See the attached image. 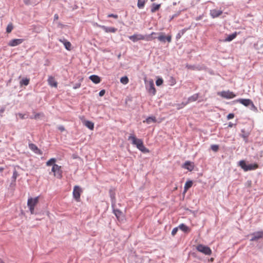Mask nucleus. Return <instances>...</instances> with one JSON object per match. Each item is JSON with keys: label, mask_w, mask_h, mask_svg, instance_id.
<instances>
[{"label": "nucleus", "mask_w": 263, "mask_h": 263, "mask_svg": "<svg viewBox=\"0 0 263 263\" xmlns=\"http://www.w3.org/2000/svg\"><path fill=\"white\" fill-rule=\"evenodd\" d=\"M187 29L184 28L179 31V32L177 34L176 38L177 40L179 39L186 31Z\"/></svg>", "instance_id": "nucleus-25"}, {"label": "nucleus", "mask_w": 263, "mask_h": 263, "mask_svg": "<svg viewBox=\"0 0 263 263\" xmlns=\"http://www.w3.org/2000/svg\"><path fill=\"white\" fill-rule=\"evenodd\" d=\"M160 7V4H153L152 8H151V12L152 13H154L156 12L157 10H158Z\"/></svg>", "instance_id": "nucleus-26"}, {"label": "nucleus", "mask_w": 263, "mask_h": 263, "mask_svg": "<svg viewBox=\"0 0 263 263\" xmlns=\"http://www.w3.org/2000/svg\"><path fill=\"white\" fill-rule=\"evenodd\" d=\"M241 132L242 133L241 134H240V136L243 138L244 140L246 141V142H247V140H248V137H249V133H247V132H245V130L244 129H242L241 130Z\"/></svg>", "instance_id": "nucleus-22"}, {"label": "nucleus", "mask_w": 263, "mask_h": 263, "mask_svg": "<svg viewBox=\"0 0 263 263\" xmlns=\"http://www.w3.org/2000/svg\"><path fill=\"white\" fill-rule=\"evenodd\" d=\"M128 78L126 76L122 77L120 79V82L123 84H126L128 83Z\"/></svg>", "instance_id": "nucleus-36"}, {"label": "nucleus", "mask_w": 263, "mask_h": 263, "mask_svg": "<svg viewBox=\"0 0 263 263\" xmlns=\"http://www.w3.org/2000/svg\"><path fill=\"white\" fill-rule=\"evenodd\" d=\"M90 80L95 84H98L100 82V78L97 75H91L89 77Z\"/></svg>", "instance_id": "nucleus-18"}, {"label": "nucleus", "mask_w": 263, "mask_h": 263, "mask_svg": "<svg viewBox=\"0 0 263 263\" xmlns=\"http://www.w3.org/2000/svg\"><path fill=\"white\" fill-rule=\"evenodd\" d=\"M239 165L245 172L256 170L258 167L256 163L247 164L244 160L240 161Z\"/></svg>", "instance_id": "nucleus-3"}, {"label": "nucleus", "mask_w": 263, "mask_h": 263, "mask_svg": "<svg viewBox=\"0 0 263 263\" xmlns=\"http://www.w3.org/2000/svg\"><path fill=\"white\" fill-rule=\"evenodd\" d=\"M156 121V119L155 117H149L146 119V122L148 124H150L152 122H155Z\"/></svg>", "instance_id": "nucleus-33"}, {"label": "nucleus", "mask_w": 263, "mask_h": 263, "mask_svg": "<svg viewBox=\"0 0 263 263\" xmlns=\"http://www.w3.org/2000/svg\"><path fill=\"white\" fill-rule=\"evenodd\" d=\"M99 27L103 29L106 32H115L117 29L112 27H106L103 25H99Z\"/></svg>", "instance_id": "nucleus-16"}, {"label": "nucleus", "mask_w": 263, "mask_h": 263, "mask_svg": "<svg viewBox=\"0 0 263 263\" xmlns=\"http://www.w3.org/2000/svg\"><path fill=\"white\" fill-rule=\"evenodd\" d=\"M252 237L250 239V240L256 241L259 239L263 238V231L255 232L252 234Z\"/></svg>", "instance_id": "nucleus-12"}, {"label": "nucleus", "mask_w": 263, "mask_h": 263, "mask_svg": "<svg viewBox=\"0 0 263 263\" xmlns=\"http://www.w3.org/2000/svg\"><path fill=\"white\" fill-rule=\"evenodd\" d=\"M112 209L114 214L116 215L117 218L119 219L122 214V212L119 210L115 209V208H112Z\"/></svg>", "instance_id": "nucleus-32"}, {"label": "nucleus", "mask_w": 263, "mask_h": 263, "mask_svg": "<svg viewBox=\"0 0 263 263\" xmlns=\"http://www.w3.org/2000/svg\"><path fill=\"white\" fill-rule=\"evenodd\" d=\"M29 147L30 149H31L34 153L36 154L42 155V151L38 148L36 145L33 143L29 144Z\"/></svg>", "instance_id": "nucleus-14"}, {"label": "nucleus", "mask_w": 263, "mask_h": 263, "mask_svg": "<svg viewBox=\"0 0 263 263\" xmlns=\"http://www.w3.org/2000/svg\"><path fill=\"white\" fill-rule=\"evenodd\" d=\"M196 249L199 252H201L206 255H210L212 253V250L209 247L204 246L203 245H198Z\"/></svg>", "instance_id": "nucleus-7"}, {"label": "nucleus", "mask_w": 263, "mask_h": 263, "mask_svg": "<svg viewBox=\"0 0 263 263\" xmlns=\"http://www.w3.org/2000/svg\"><path fill=\"white\" fill-rule=\"evenodd\" d=\"M51 171L53 173L54 176L57 178L61 179L62 177L61 166L57 164H54L52 166Z\"/></svg>", "instance_id": "nucleus-6"}, {"label": "nucleus", "mask_w": 263, "mask_h": 263, "mask_svg": "<svg viewBox=\"0 0 263 263\" xmlns=\"http://www.w3.org/2000/svg\"><path fill=\"white\" fill-rule=\"evenodd\" d=\"M5 111V108H3L0 109V114H3Z\"/></svg>", "instance_id": "nucleus-51"}, {"label": "nucleus", "mask_w": 263, "mask_h": 263, "mask_svg": "<svg viewBox=\"0 0 263 263\" xmlns=\"http://www.w3.org/2000/svg\"><path fill=\"white\" fill-rule=\"evenodd\" d=\"M79 86H80V85H76V86H74V88L76 89V88H78Z\"/></svg>", "instance_id": "nucleus-54"}, {"label": "nucleus", "mask_w": 263, "mask_h": 263, "mask_svg": "<svg viewBox=\"0 0 263 263\" xmlns=\"http://www.w3.org/2000/svg\"><path fill=\"white\" fill-rule=\"evenodd\" d=\"M30 80L28 78L23 79L20 82V84L21 86H27L29 83Z\"/></svg>", "instance_id": "nucleus-27"}, {"label": "nucleus", "mask_w": 263, "mask_h": 263, "mask_svg": "<svg viewBox=\"0 0 263 263\" xmlns=\"http://www.w3.org/2000/svg\"><path fill=\"white\" fill-rule=\"evenodd\" d=\"M186 67L189 69L192 70H200L198 66H196V65H192L187 64L186 65Z\"/></svg>", "instance_id": "nucleus-35"}, {"label": "nucleus", "mask_w": 263, "mask_h": 263, "mask_svg": "<svg viewBox=\"0 0 263 263\" xmlns=\"http://www.w3.org/2000/svg\"><path fill=\"white\" fill-rule=\"evenodd\" d=\"M18 116H19L21 119H25V115H24V114H21V113H19V114H18Z\"/></svg>", "instance_id": "nucleus-47"}, {"label": "nucleus", "mask_w": 263, "mask_h": 263, "mask_svg": "<svg viewBox=\"0 0 263 263\" xmlns=\"http://www.w3.org/2000/svg\"><path fill=\"white\" fill-rule=\"evenodd\" d=\"M156 33L153 32L151 34L147 35H143L141 34H134L133 35L129 36L128 38L129 40L132 41L133 42H136L139 40H146L147 41H151L153 39H155V37H153L152 36L153 34H156Z\"/></svg>", "instance_id": "nucleus-2"}, {"label": "nucleus", "mask_w": 263, "mask_h": 263, "mask_svg": "<svg viewBox=\"0 0 263 263\" xmlns=\"http://www.w3.org/2000/svg\"><path fill=\"white\" fill-rule=\"evenodd\" d=\"M23 41H24V40L22 39H13V40L10 41V42L8 43V45L10 46L14 47V46H17L18 45H20L21 44H22L23 43Z\"/></svg>", "instance_id": "nucleus-13"}, {"label": "nucleus", "mask_w": 263, "mask_h": 263, "mask_svg": "<svg viewBox=\"0 0 263 263\" xmlns=\"http://www.w3.org/2000/svg\"><path fill=\"white\" fill-rule=\"evenodd\" d=\"M146 0H138L137 6L139 9H142L145 5Z\"/></svg>", "instance_id": "nucleus-30"}, {"label": "nucleus", "mask_w": 263, "mask_h": 263, "mask_svg": "<svg viewBox=\"0 0 263 263\" xmlns=\"http://www.w3.org/2000/svg\"><path fill=\"white\" fill-rule=\"evenodd\" d=\"M56 161V159L55 158H51L50 160H49L47 162H46V165L47 166H50V165H53L54 164H55L54 163Z\"/></svg>", "instance_id": "nucleus-37"}, {"label": "nucleus", "mask_w": 263, "mask_h": 263, "mask_svg": "<svg viewBox=\"0 0 263 263\" xmlns=\"http://www.w3.org/2000/svg\"><path fill=\"white\" fill-rule=\"evenodd\" d=\"M184 168L187 169V170L191 171L194 168V165L190 161H186L183 166Z\"/></svg>", "instance_id": "nucleus-19"}, {"label": "nucleus", "mask_w": 263, "mask_h": 263, "mask_svg": "<svg viewBox=\"0 0 263 263\" xmlns=\"http://www.w3.org/2000/svg\"><path fill=\"white\" fill-rule=\"evenodd\" d=\"M237 33L236 32H234L232 34H229L228 36L224 39V41L226 42H230L234 39L236 36Z\"/></svg>", "instance_id": "nucleus-20"}, {"label": "nucleus", "mask_w": 263, "mask_h": 263, "mask_svg": "<svg viewBox=\"0 0 263 263\" xmlns=\"http://www.w3.org/2000/svg\"><path fill=\"white\" fill-rule=\"evenodd\" d=\"M234 125V124L233 123H231V122H230V123H229L228 126H229V127H233V125Z\"/></svg>", "instance_id": "nucleus-50"}, {"label": "nucleus", "mask_w": 263, "mask_h": 263, "mask_svg": "<svg viewBox=\"0 0 263 263\" xmlns=\"http://www.w3.org/2000/svg\"><path fill=\"white\" fill-rule=\"evenodd\" d=\"M49 84L53 87L57 86V83L55 82L54 78L52 77H49L48 79Z\"/></svg>", "instance_id": "nucleus-23"}, {"label": "nucleus", "mask_w": 263, "mask_h": 263, "mask_svg": "<svg viewBox=\"0 0 263 263\" xmlns=\"http://www.w3.org/2000/svg\"><path fill=\"white\" fill-rule=\"evenodd\" d=\"M163 80L161 78H159L156 81V84L157 85V86H160L163 83Z\"/></svg>", "instance_id": "nucleus-40"}, {"label": "nucleus", "mask_w": 263, "mask_h": 263, "mask_svg": "<svg viewBox=\"0 0 263 263\" xmlns=\"http://www.w3.org/2000/svg\"><path fill=\"white\" fill-rule=\"evenodd\" d=\"M13 28V26L12 23H10L8 25L6 28V32L7 33H10Z\"/></svg>", "instance_id": "nucleus-38"}, {"label": "nucleus", "mask_w": 263, "mask_h": 263, "mask_svg": "<svg viewBox=\"0 0 263 263\" xmlns=\"http://www.w3.org/2000/svg\"><path fill=\"white\" fill-rule=\"evenodd\" d=\"M82 193V189L78 185H76L73 187V197L77 201H79L80 199L81 194Z\"/></svg>", "instance_id": "nucleus-8"}, {"label": "nucleus", "mask_w": 263, "mask_h": 263, "mask_svg": "<svg viewBox=\"0 0 263 263\" xmlns=\"http://www.w3.org/2000/svg\"><path fill=\"white\" fill-rule=\"evenodd\" d=\"M109 195L111 199V207L112 208H114L116 206V197H115V193L114 191H113L111 190H109Z\"/></svg>", "instance_id": "nucleus-15"}, {"label": "nucleus", "mask_w": 263, "mask_h": 263, "mask_svg": "<svg viewBox=\"0 0 263 263\" xmlns=\"http://www.w3.org/2000/svg\"><path fill=\"white\" fill-rule=\"evenodd\" d=\"M178 228L184 232H187L189 230V228L184 223L180 224Z\"/></svg>", "instance_id": "nucleus-28"}, {"label": "nucleus", "mask_w": 263, "mask_h": 263, "mask_svg": "<svg viewBox=\"0 0 263 263\" xmlns=\"http://www.w3.org/2000/svg\"><path fill=\"white\" fill-rule=\"evenodd\" d=\"M38 116H39V115H38L37 114V115H35V116H34V118H35V119H36V118H37V117Z\"/></svg>", "instance_id": "nucleus-55"}, {"label": "nucleus", "mask_w": 263, "mask_h": 263, "mask_svg": "<svg viewBox=\"0 0 263 263\" xmlns=\"http://www.w3.org/2000/svg\"><path fill=\"white\" fill-rule=\"evenodd\" d=\"M146 88L149 93L152 95L156 94V89L154 86V82L152 80L148 81V83L146 85Z\"/></svg>", "instance_id": "nucleus-10"}, {"label": "nucleus", "mask_w": 263, "mask_h": 263, "mask_svg": "<svg viewBox=\"0 0 263 263\" xmlns=\"http://www.w3.org/2000/svg\"><path fill=\"white\" fill-rule=\"evenodd\" d=\"M193 185V182L191 180H189L186 182L184 186V191L186 192L189 190Z\"/></svg>", "instance_id": "nucleus-24"}, {"label": "nucleus", "mask_w": 263, "mask_h": 263, "mask_svg": "<svg viewBox=\"0 0 263 263\" xmlns=\"http://www.w3.org/2000/svg\"><path fill=\"white\" fill-rule=\"evenodd\" d=\"M84 124L89 129L92 130L94 128L93 123L90 121H85Z\"/></svg>", "instance_id": "nucleus-21"}, {"label": "nucleus", "mask_w": 263, "mask_h": 263, "mask_svg": "<svg viewBox=\"0 0 263 263\" xmlns=\"http://www.w3.org/2000/svg\"><path fill=\"white\" fill-rule=\"evenodd\" d=\"M198 94L195 93L188 98V102H191L196 101L198 98Z\"/></svg>", "instance_id": "nucleus-29"}, {"label": "nucleus", "mask_w": 263, "mask_h": 263, "mask_svg": "<svg viewBox=\"0 0 263 263\" xmlns=\"http://www.w3.org/2000/svg\"><path fill=\"white\" fill-rule=\"evenodd\" d=\"M4 170V167H0V173H2Z\"/></svg>", "instance_id": "nucleus-52"}, {"label": "nucleus", "mask_w": 263, "mask_h": 263, "mask_svg": "<svg viewBox=\"0 0 263 263\" xmlns=\"http://www.w3.org/2000/svg\"><path fill=\"white\" fill-rule=\"evenodd\" d=\"M175 15H172L170 18V21L172 20L175 17Z\"/></svg>", "instance_id": "nucleus-53"}, {"label": "nucleus", "mask_w": 263, "mask_h": 263, "mask_svg": "<svg viewBox=\"0 0 263 263\" xmlns=\"http://www.w3.org/2000/svg\"><path fill=\"white\" fill-rule=\"evenodd\" d=\"M128 140L132 141V143L136 145L137 148L143 153H149V150L145 147L143 141L141 139H137L134 135H130L128 138Z\"/></svg>", "instance_id": "nucleus-1"}, {"label": "nucleus", "mask_w": 263, "mask_h": 263, "mask_svg": "<svg viewBox=\"0 0 263 263\" xmlns=\"http://www.w3.org/2000/svg\"><path fill=\"white\" fill-rule=\"evenodd\" d=\"M24 2L26 5H28L30 4L29 0H24Z\"/></svg>", "instance_id": "nucleus-48"}, {"label": "nucleus", "mask_w": 263, "mask_h": 263, "mask_svg": "<svg viewBox=\"0 0 263 263\" xmlns=\"http://www.w3.org/2000/svg\"><path fill=\"white\" fill-rule=\"evenodd\" d=\"M172 41V36L171 35H167V36H165V41L168 42V43H170Z\"/></svg>", "instance_id": "nucleus-42"}, {"label": "nucleus", "mask_w": 263, "mask_h": 263, "mask_svg": "<svg viewBox=\"0 0 263 263\" xmlns=\"http://www.w3.org/2000/svg\"><path fill=\"white\" fill-rule=\"evenodd\" d=\"M237 102L240 103L245 106L249 107L252 110H256L257 109L253 102L250 99H239L237 100Z\"/></svg>", "instance_id": "nucleus-4"}, {"label": "nucleus", "mask_w": 263, "mask_h": 263, "mask_svg": "<svg viewBox=\"0 0 263 263\" xmlns=\"http://www.w3.org/2000/svg\"><path fill=\"white\" fill-rule=\"evenodd\" d=\"M211 149L214 152H217L219 149V146L218 145L214 144L211 146Z\"/></svg>", "instance_id": "nucleus-39"}, {"label": "nucleus", "mask_w": 263, "mask_h": 263, "mask_svg": "<svg viewBox=\"0 0 263 263\" xmlns=\"http://www.w3.org/2000/svg\"><path fill=\"white\" fill-rule=\"evenodd\" d=\"M59 41L61 43H62L64 46H65V48L67 49V50H70V49H71V43L67 41L64 38H62V39H60L59 40Z\"/></svg>", "instance_id": "nucleus-17"}, {"label": "nucleus", "mask_w": 263, "mask_h": 263, "mask_svg": "<svg viewBox=\"0 0 263 263\" xmlns=\"http://www.w3.org/2000/svg\"><path fill=\"white\" fill-rule=\"evenodd\" d=\"M105 93V90L103 89V90H101L100 92H99V96L100 97H102L104 95Z\"/></svg>", "instance_id": "nucleus-46"}, {"label": "nucleus", "mask_w": 263, "mask_h": 263, "mask_svg": "<svg viewBox=\"0 0 263 263\" xmlns=\"http://www.w3.org/2000/svg\"><path fill=\"white\" fill-rule=\"evenodd\" d=\"M222 14V11L221 9H213L210 10V14L213 18H216Z\"/></svg>", "instance_id": "nucleus-11"}, {"label": "nucleus", "mask_w": 263, "mask_h": 263, "mask_svg": "<svg viewBox=\"0 0 263 263\" xmlns=\"http://www.w3.org/2000/svg\"><path fill=\"white\" fill-rule=\"evenodd\" d=\"M18 176V173L17 171L14 170L13 172V175L12 177V182L11 184H12L13 182H15L17 177Z\"/></svg>", "instance_id": "nucleus-34"}, {"label": "nucleus", "mask_w": 263, "mask_h": 263, "mask_svg": "<svg viewBox=\"0 0 263 263\" xmlns=\"http://www.w3.org/2000/svg\"><path fill=\"white\" fill-rule=\"evenodd\" d=\"M234 117V114H232V113L229 114L227 116V119H228V120H230V119H233Z\"/></svg>", "instance_id": "nucleus-43"}, {"label": "nucleus", "mask_w": 263, "mask_h": 263, "mask_svg": "<svg viewBox=\"0 0 263 263\" xmlns=\"http://www.w3.org/2000/svg\"><path fill=\"white\" fill-rule=\"evenodd\" d=\"M58 128L59 129V130H60L61 132H64L65 130V128L62 125H60V126H59Z\"/></svg>", "instance_id": "nucleus-45"}, {"label": "nucleus", "mask_w": 263, "mask_h": 263, "mask_svg": "<svg viewBox=\"0 0 263 263\" xmlns=\"http://www.w3.org/2000/svg\"><path fill=\"white\" fill-rule=\"evenodd\" d=\"M108 17H114L115 18H117L118 16L117 14H109L108 15Z\"/></svg>", "instance_id": "nucleus-44"}, {"label": "nucleus", "mask_w": 263, "mask_h": 263, "mask_svg": "<svg viewBox=\"0 0 263 263\" xmlns=\"http://www.w3.org/2000/svg\"><path fill=\"white\" fill-rule=\"evenodd\" d=\"M59 18V16L58 14H55L54 15V20H58Z\"/></svg>", "instance_id": "nucleus-49"}, {"label": "nucleus", "mask_w": 263, "mask_h": 263, "mask_svg": "<svg viewBox=\"0 0 263 263\" xmlns=\"http://www.w3.org/2000/svg\"><path fill=\"white\" fill-rule=\"evenodd\" d=\"M178 230V228L176 227V228H174L172 231V235L173 236L175 235L177 233Z\"/></svg>", "instance_id": "nucleus-41"}, {"label": "nucleus", "mask_w": 263, "mask_h": 263, "mask_svg": "<svg viewBox=\"0 0 263 263\" xmlns=\"http://www.w3.org/2000/svg\"><path fill=\"white\" fill-rule=\"evenodd\" d=\"M38 197H36L34 198H29L28 199L27 205L29 209L30 213L33 214L34 213V206L38 202Z\"/></svg>", "instance_id": "nucleus-5"}, {"label": "nucleus", "mask_w": 263, "mask_h": 263, "mask_svg": "<svg viewBox=\"0 0 263 263\" xmlns=\"http://www.w3.org/2000/svg\"><path fill=\"white\" fill-rule=\"evenodd\" d=\"M0 263H4L2 259L0 258Z\"/></svg>", "instance_id": "nucleus-56"}, {"label": "nucleus", "mask_w": 263, "mask_h": 263, "mask_svg": "<svg viewBox=\"0 0 263 263\" xmlns=\"http://www.w3.org/2000/svg\"><path fill=\"white\" fill-rule=\"evenodd\" d=\"M159 35L157 37V39L159 41H160L161 42L165 43V36L164 35V33L162 32L159 33Z\"/></svg>", "instance_id": "nucleus-31"}, {"label": "nucleus", "mask_w": 263, "mask_h": 263, "mask_svg": "<svg viewBox=\"0 0 263 263\" xmlns=\"http://www.w3.org/2000/svg\"><path fill=\"white\" fill-rule=\"evenodd\" d=\"M218 95L227 99H232L236 97V95L233 92L229 90L219 92Z\"/></svg>", "instance_id": "nucleus-9"}, {"label": "nucleus", "mask_w": 263, "mask_h": 263, "mask_svg": "<svg viewBox=\"0 0 263 263\" xmlns=\"http://www.w3.org/2000/svg\"><path fill=\"white\" fill-rule=\"evenodd\" d=\"M155 0H151L152 2H154L155 1Z\"/></svg>", "instance_id": "nucleus-57"}]
</instances>
